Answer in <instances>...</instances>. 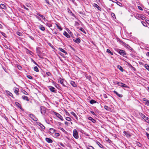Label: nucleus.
Masks as SVG:
<instances>
[{
    "instance_id": "obj_1",
    "label": "nucleus",
    "mask_w": 149,
    "mask_h": 149,
    "mask_svg": "<svg viewBox=\"0 0 149 149\" xmlns=\"http://www.w3.org/2000/svg\"><path fill=\"white\" fill-rule=\"evenodd\" d=\"M140 116L141 117L145 122L147 123H149V118L147 117H146L142 113H139Z\"/></svg>"
},
{
    "instance_id": "obj_2",
    "label": "nucleus",
    "mask_w": 149,
    "mask_h": 149,
    "mask_svg": "<svg viewBox=\"0 0 149 149\" xmlns=\"http://www.w3.org/2000/svg\"><path fill=\"white\" fill-rule=\"evenodd\" d=\"M117 52L119 53L120 55L123 56L126 55V53L125 50L123 49H118Z\"/></svg>"
},
{
    "instance_id": "obj_3",
    "label": "nucleus",
    "mask_w": 149,
    "mask_h": 149,
    "mask_svg": "<svg viewBox=\"0 0 149 149\" xmlns=\"http://www.w3.org/2000/svg\"><path fill=\"white\" fill-rule=\"evenodd\" d=\"M47 108L43 106H41L40 108V110L41 114L45 115L46 113Z\"/></svg>"
},
{
    "instance_id": "obj_4",
    "label": "nucleus",
    "mask_w": 149,
    "mask_h": 149,
    "mask_svg": "<svg viewBox=\"0 0 149 149\" xmlns=\"http://www.w3.org/2000/svg\"><path fill=\"white\" fill-rule=\"evenodd\" d=\"M73 136L76 139H77L79 138L78 132L77 130L74 129L73 130Z\"/></svg>"
},
{
    "instance_id": "obj_5",
    "label": "nucleus",
    "mask_w": 149,
    "mask_h": 149,
    "mask_svg": "<svg viewBox=\"0 0 149 149\" xmlns=\"http://www.w3.org/2000/svg\"><path fill=\"white\" fill-rule=\"evenodd\" d=\"M29 116L31 118L32 120L35 121H36L38 120V119L36 118L35 116L33 114H30L29 115Z\"/></svg>"
},
{
    "instance_id": "obj_6",
    "label": "nucleus",
    "mask_w": 149,
    "mask_h": 149,
    "mask_svg": "<svg viewBox=\"0 0 149 149\" xmlns=\"http://www.w3.org/2000/svg\"><path fill=\"white\" fill-rule=\"evenodd\" d=\"M41 48L39 47H38L36 48V53L38 56H40V54H41L42 52L41 51Z\"/></svg>"
},
{
    "instance_id": "obj_7",
    "label": "nucleus",
    "mask_w": 149,
    "mask_h": 149,
    "mask_svg": "<svg viewBox=\"0 0 149 149\" xmlns=\"http://www.w3.org/2000/svg\"><path fill=\"white\" fill-rule=\"evenodd\" d=\"M54 113L56 117L60 119L62 121L64 120L62 116L60 114L56 112H54Z\"/></svg>"
},
{
    "instance_id": "obj_8",
    "label": "nucleus",
    "mask_w": 149,
    "mask_h": 149,
    "mask_svg": "<svg viewBox=\"0 0 149 149\" xmlns=\"http://www.w3.org/2000/svg\"><path fill=\"white\" fill-rule=\"evenodd\" d=\"M49 90L52 92L56 93V90L54 87L50 86L49 87Z\"/></svg>"
},
{
    "instance_id": "obj_9",
    "label": "nucleus",
    "mask_w": 149,
    "mask_h": 149,
    "mask_svg": "<svg viewBox=\"0 0 149 149\" xmlns=\"http://www.w3.org/2000/svg\"><path fill=\"white\" fill-rule=\"evenodd\" d=\"M143 103L145 104L146 105L148 106H149V100H146V98H143Z\"/></svg>"
},
{
    "instance_id": "obj_10",
    "label": "nucleus",
    "mask_w": 149,
    "mask_h": 149,
    "mask_svg": "<svg viewBox=\"0 0 149 149\" xmlns=\"http://www.w3.org/2000/svg\"><path fill=\"white\" fill-rule=\"evenodd\" d=\"M73 40L74 42L78 44H79L81 42V40L79 38H76L75 39H73Z\"/></svg>"
},
{
    "instance_id": "obj_11",
    "label": "nucleus",
    "mask_w": 149,
    "mask_h": 149,
    "mask_svg": "<svg viewBox=\"0 0 149 149\" xmlns=\"http://www.w3.org/2000/svg\"><path fill=\"white\" fill-rule=\"evenodd\" d=\"M119 86H121L122 88H129V87L126 85L125 84L121 82L120 85H119Z\"/></svg>"
},
{
    "instance_id": "obj_12",
    "label": "nucleus",
    "mask_w": 149,
    "mask_h": 149,
    "mask_svg": "<svg viewBox=\"0 0 149 149\" xmlns=\"http://www.w3.org/2000/svg\"><path fill=\"white\" fill-rule=\"evenodd\" d=\"M127 65H128V66L130 68H131L134 71H136V68L134 67H133L132 65L130 63H129L128 62H127Z\"/></svg>"
},
{
    "instance_id": "obj_13",
    "label": "nucleus",
    "mask_w": 149,
    "mask_h": 149,
    "mask_svg": "<svg viewBox=\"0 0 149 149\" xmlns=\"http://www.w3.org/2000/svg\"><path fill=\"white\" fill-rule=\"evenodd\" d=\"M45 141L49 143H52L53 142V141L50 138H46Z\"/></svg>"
},
{
    "instance_id": "obj_14",
    "label": "nucleus",
    "mask_w": 149,
    "mask_h": 149,
    "mask_svg": "<svg viewBox=\"0 0 149 149\" xmlns=\"http://www.w3.org/2000/svg\"><path fill=\"white\" fill-rule=\"evenodd\" d=\"M58 82L61 84L63 86H65V85L63 83V80L61 78H60L58 79Z\"/></svg>"
},
{
    "instance_id": "obj_15",
    "label": "nucleus",
    "mask_w": 149,
    "mask_h": 149,
    "mask_svg": "<svg viewBox=\"0 0 149 149\" xmlns=\"http://www.w3.org/2000/svg\"><path fill=\"white\" fill-rule=\"evenodd\" d=\"M93 5L94 7L97 8V9L98 10H101V8L99 6H98L97 4L94 3L93 4Z\"/></svg>"
},
{
    "instance_id": "obj_16",
    "label": "nucleus",
    "mask_w": 149,
    "mask_h": 149,
    "mask_svg": "<svg viewBox=\"0 0 149 149\" xmlns=\"http://www.w3.org/2000/svg\"><path fill=\"white\" fill-rule=\"evenodd\" d=\"M113 92L116 94L119 97H122L123 96V95L122 94H119L116 91H113Z\"/></svg>"
},
{
    "instance_id": "obj_17",
    "label": "nucleus",
    "mask_w": 149,
    "mask_h": 149,
    "mask_svg": "<svg viewBox=\"0 0 149 149\" xmlns=\"http://www.w3.org/2000/svg\"><path fill=\"white\" fill-rule=\"evenodd\" d=\"M22 98L24 100H25L27 101H29V99L28 97L24 95H23L22 96Z\"/></svg>"
},
{
    "instance_id": "obj_18",
    "label": "nucleus",
    "mask_w": 149,
    "mask_h": 149,
    "mask_svg": "<svg viewBox=\"0 0 149 149\" xmlns=\"http://www.w3.org/2000/svg\"><path fill=\"white\" fill-rule=\"evenodd\" d=\"M70 84L74 87H76L77 86V85L76 84L75 82L73 81H70Z\"/></svg>"
},
{
    "instance_id": "obj_19",
    "label": "nucleus",
    "mask_w": 149,
    "mask_h": 149,
    "mask_svg": "<svg viewBox=\"0 0 149 149\" xmlns=\"http://www.w3.org/2000/svg\"><path fill=\"white\" fill-rule=\"evenodd\" d=\"M0 8H1L3 9H6V7L5 5L3 4H1L0 5Z\"/></svg>"
},
{
    "instance_id": "obj_20",
    "label": "nucleus",
    "mask_w": 149,
    "mask_h": 149,
    "mask_svg": "<svg viewBox=\"0 0 149 149\" xmlns=\"http://www.w3.org/2000/svg\"><path fill=\"white\" fill-rule=\"evenodd\" d=\"M128 46H125V47L126 48H127V49H130L131 50L132 52H135V51L132 48H131L128 45Z\"/></svg>"
},
{
    "instance_id": "obj_21",
    "label": "nucleus",
    "mask_w": 149,
    "mask_h": 149,
    "mask_svg": "<svg viewBox=\"0 0 149 149\" xmlns=\"http://www.w3.org/2000/svg\"><path fill=\"white\" fill-rule=\"evenodd\" d=\"M49 130V132L52 134L54 133L56 131V130L53 128H50Z\"/></svg>"
},
{
    "instance_id": "obj_22",
    "label": "nucleus",
    "mask_w": 149,
    "mask_h": 149,
    "mask_svg": "<svg viewBox=\"0 0 149 149\" xmlns=\"http://www.w3.org/2000/svg\"><path fill=\"white\" fill-rule=\"evenodd\" d=\"M63 35L67 38H70V36L69 34L65 31L64 32Z\"/></svg>"
},
{
    "instance_id": "obj_23",
    "label": "nucleus",
    "mask_w": 149,
    "mask_h": 149,
    "mask_svg": "<svg viewBox=\"0 0 149 149\" xmlns=\"http://www.w3.org/2000/svg\"><path fill=\"white\" fill-rule=\"evenodd\" d=\"M70 113L73 116L75 117V118H76V119L77 120L78 119L77 116L76 115V114L74 112H73V111L71 112H70Z\"/></svg>"
},
{
    "instance_id": "obj_24",
    "label": "nucleus",
    "mask_w": 149,
    "mask_h": 149,
    "mask_svg": "<svg viewBox=\"0 0 149 149\" xmlns=\"http://www.w3.org/2000/svg\"><path fill=\"white\" fill-rule=\"evenodd\" d=\"M117 68L119 69L122 72H123L124 71V69L120 65H117Z\"/></svg>"
},
{
    "instance_id": "obj_25",
    "label": "nucleus",
    "mask_w": 149,
    "mask_h": 149,
    "mask_svg": "<svg viewBox=\"0 0 149 149\" xmlns=\"http://www.w3.org/2000/svg\"><path fill=\"white\" fill-rule=\"evenodd\" d=\"M104 109L108 111H110L111 109L110 107L106 105H105L104 107Z\"/></svg>"
},
{
    "instance_id": "obj_26",
    "label": "nucleus",
    "mask_w": 149,
    "mask_h": 149,
    "mask_svg": "<svg viewBox=\"0 0 149 149\" xmlns=\"http://www.w3.org/2000/svg\"><path fill=\"white\" fill-rule=\"evenodd\" d=\"M15 104L17 106V107L20 109H21L22 108L20 104L17 102H15Z\"/></svg>"
},
{
    "instance_id": "obj_27",
    "label": "nucleus",
    "mask_w": 149,
    "mask_h": 149,
    "mask_svg": "<svg viewBox=\"0 0 149 149\" xmlns=\"http://www.w3.org/2000/svg\"><path fill=\"white\" fill-rule=\"evenodd\" d=\"M59 50H60L61 52L64 53L65 54H67V53L66 52L64 49L62 48H59Z\"/></svg>"
},
{
    "instance_id": "obj_28",
    "label": "nucleus",
    "mask_w": 149,
    "mask_h": 149,
    "mask_svg": "<svg viewBox=\"0 0 149 149\" xmlns=\"http://www.w3.org/2000/svg\"><path fill=\"white\" fill-rule=\"evenodd\" d=\"M88 119L91 120L93 123H95L96 122L95 120L91 117H89L88 118Z\"/></svg>"
},
{
    "instance_id": "obj_29",
    "label": "nucleus",
    "mask_w": 149,
    "mask_h": 149,
    "mask_svg": "<svg viewBox=\"0 0 149 149\" xmlns=\"http://www.w3.org/2000/svg\"><path fill=\"white\" fill-rule=\"evenodd\" d=\"M114 3H116L117 5H118L120 7H122V5L121 3L120 2H118L117 1V0L116 1H114V2H113Z\"/></svg>"
},
{
    "instance_id": "obj_30",
    "label": "nucleus",
    "mask_w": 149,
    "mask_h": 149,
    "mask_svg": "<svg viewBox=\"0 0 149 149\" xmlns=\"http://www.w3.org/2000/svg\"><path fill=\"white\" fill-rule=\"evenodd\" d=\"M97 145H98L100 147L102 148L103 149H104V147L102 144H101L99 142H97Z\"/></svg>"
},
{
    "instance_id": "obj_31",
    "label": "nucleus",
    "mask_w": 149,
    "mask_h": 149,
    "mask_svg": "<svg viewBox=\"0 0 149 149\" xmlns=\"http://www.w3.org/2000/svg\"><path fill=\"white\" fill-rule=\"evenodd\" d=\"M39 29L42 31H44L45 30V28L42 25H40L39 27Z\"/></svg>"
},
{
    "instance_id": "obj_32",
    "label": "nucleus",
    "mask_w": 149,
    "mask_h": 149,
    "mask_svg": "<svg viewBox=\"0 0 149 149\" xmlns=\"http://www.w3.org/2000/svg\"><path fill=\"white\" fill-rule=\"evenodd\" d=\"M19 89L17 88H15V90L14 91L15 93L17 94V95H19V93L18 92Z\"/></svg>"
},
{
    "instance_id": "obj_33",
    "label": "nucleus",
    "mask_w": 149,
    "mask_h": 149,
    "mask_svg": "<svg viewBox=\"0 0 149 149\" xmlns=\"http://www.w3.org/2000/svg\"><path fill=\"white\" fill-rule=\"evenodd\" d=\"M97 102L94 100H91L90 101V103L91 104H94V103H96Z\"/></svg>"
},
{
    "instance_id": "obj_34",
    "label": "nucleus",
    "mask_w": 149,
    "mask_h": 149,
    "mask_svg": "<svg viewBox=\"0 0 149 149\" xmlns=\"http://www.w3.org/2000/svg\"><path fill=\"white\" fill-rule=\"evenodd\" d=\"M37 15L41 17L42 18V19H43L45 21L46 19L45 17L44 16L41 15L40 14L38 13Z\"/></svg>"
},
{
    "instance_id": "obj_35",
    "label": "nucleus",
    "mask_w": 149,
    "mask_h": 149,
    "mask_svg": "<svg viewBox=\"0 0 149 149\" xmlns=\"http://www.w3.org/2000/svg\"><path fill=\"white\" fill-rule=\"evenodd\" d=\"M108 53H110L111 55H113V53L111 52L109 49H107L106 51Z\"/></svg>"
},
{
    "instance_id": "obj_36",
    "label": "nucleus",
    "mask_w": 149,
    "mask_h": 149,
    "mask_svg": "<svg viewBox=\"0 0 149 149\" xmlns=\"http://www.w3.org/2000/svg\"><path fill=\"white\" fill-rule=\"evenodd\" d=\"M39 124L40 125H39L40 126L42 129L44 130L45 129V127L42 124L40 123H39Z\"/></svg>"
},
{
    "instance_id": "obj_37",
    "label": "nucleus",
    "mask_w": 149,
    "mask_h": 149,
    "mask_svg": "<svg viewBox=\"0 0 149 149\" xmlns=\"http://www.w3.org/2000/svg\"><path fill=\"white\" fill-rule=\"evenodd\" d=\"M54 137L55 138H57L60 136V134L58 133H56L54 134Z\"/></svg>"
},
{
    "instance_id": "obj_38",
    "label": "nucleus",
    "mask_w": 149,
    "mask_h": 149,
    "mask_svg": "<svg viewBox=\"0 0 149 149\" xmlns=\"http://www.w3.org/2000/svg\"><path fill=\"white\" fill-rule=\"evenodd\" d=\"M79 29V30H80L82 32H83L84 33L86 34V31H85L83 29V28H82V27H81V28H80Z\"/></svg>"
},
{
    "instance_id": "obj_39",
    "label": "nucleus",
    "mask_w": 149,
    "mask_h": 149,
    "mask_svg": "<svg viewBox=\"0 0 149 149\" xmlns=\"http://www.w3.org/2000/svg\"><path fill=\"white\" fill-rule=\"evenodd\" d=\"M58 129L61 130L63 131L65 133H66L67 132L66 131H65V130L63 128H62V127H58Z\"/></svg>"
},
{
    "instance_id": "obj_40",
    "label": "nucleus",
    "mask_w": 149,
    "mask_h": 149,
    "mask_svg": "<svg viewBox=\"0 0 149 149\" xmlns=\"http://www.w3.org/2000/svg\"><path fill=\"white\" fill-rule=\"evenodd\" d=\"M34 70L36 72H38L39 70L37 66H35L34 68Z\"/></svg>"
},
{
    "instance_id": "obj_41",
    "label": "nucleus",
    "mask_w": 149,
    "mask_h": 149,
    "mask_svg": "<svg viewBox=\"0 0 149 149\" xmlns=\"http://www.w3.org/2000/svg\"><path fill=\"white\" fill-rule=\"evenodd\" d=\"M56 27H57V28L60 30V31H62V29L61 28V27L60 26H59L58 24H56Z\"/></svg>"
},
{
    "instance_id": "obj_42",
    "label": "nucleus",
    "mask_w": 149,
    "mask_h": 149,
    "mask_svg": "<svg viewBox=\"0 0 149 149\" xmlns=\"http://www.w3.org/2000/svg\"><path fill=\"white\" fill-rule=\"evenodd\" d=\"M46 25L49 27L52 26V25L49 23H47Z\"/></svg>"
},
{
    "instance_id": "obj_43",
    "label": "nucleus",
    "mask_w": 149,
    "mask_h": 149,
    "mask_svg": "<svg viewBox=\"0 0 149 149\" xmlns=\"http://www.w3.org/2000/svg\"><path fill=\"white\" fill-rule=\"evenodd\" d=\"M145 67L146 69L149 71V66L147 64H146L145 65Z\"/></svg>"
},
{
    "instance_id": "obj_44",
    "label": "nucleus",
    "mask_w": 149,
    "mask_h": 149,
    "mask_svg": "<svg viewBox=\"0 0 149 149\" xmlns=\"http://www.w3.org/2000/svg\"><path fill=\"white\" fill-rule=\"evenodd\" d=\"M17 34L19 36H21L22 35V34L19 32H17Z\"/></svg>"
},
{
    "instance_id": "obj_45",
    "label": "nucleus",
    "mask_w": 149,
    "mask_h": 149,
    "mask_svg": "<svg viewBox=\"0 0 149 149\" xmlns=\"http://www.w3.org/2000/svg\"><path fill=\"white\" fill-rule=\"evenodd\" d=\"M65 119L67 120L68 121H70L71 120V118L68 117H66Z\"/></svg>"
},
{
    "instance_id": "obj_46",
    "label": "nucleus",
    "mask_w": 149,
    "mask_h": 149,
    "mask_svg": "<svg viewBox=\"0 0 149 149\" xmlns=\"http://www.w3.org/2000/svg\"><path fill=\"white\" fill-rule=\"evenodd\" d=\"M46 74L48 76H51V74L49 72H46Z\"/></svg>"
},
{
    "instance_id": "obj_47",
    "label": "nucleus",
    "mask_w": 149,
    "mask_h": 149,
    "mask_svg": "<svg viewBox=\"0 0 149 149\" xmlns=\"http://www.w3.org/2000/svg\"><path fill=\"white\" fill-rule=\"evenodd\" d=\"M27 77L29 79H33V77L31 75H28L27 76Z\"/></svg>"
},
{
    "instance_id": "obj_48",
    "label": "nucleus",
    "mask_w": 149,
    "mask_h": 149,
    "mask_svg": "<svg viewBox=\"0 0 149 149\" xmlns=\"http://www.w3.org/2000/svg\"><path fill=\"white\" fill-rule=\"evenodd\" d=\"M121 43L123 44V45L125 47V46H128V44H126V43H125V42H123L122 41V42H121Z\"/></svg>"
},
{
    "instance_id": "obj_49",
    "label": "nucleus",
    "mask_w": 149,
    "mask_h": 149,
    "mask_svg": "<svg viewBox=\"0 0 149 149\" xmlns=\"http://www.w3.org/2000/svg\"><path fill=\"white\" fill-rule=\"evenodd\" d=\"M25 6H26V7H28L29 8V7H31L30 4L29 3H26L25 4Z\"/></svg>"
},
{
    "instance_id": "obj_50",
    "label": "nucleus",
    "mask_w": 149,
    "mask_h": 149,
    "mask_svg": "<svg viewBox=\"0 0 149 149\" xmlns=\"http://www.w3.org/2000/svg\"><path fill=\"white\" fill-rule=\"evenodd\" d=\"M87 149H95L92 146H90L89 147L87 148Z\"/></svg>"
},
{
    "instance_id": "obj_51",
    "label": "nucleus",
    "mask_w": 149,
    "mask_h": 149,
    "mask_svg": "<svg viewBox=\"0 0 149 149\" xmlns=\"http://www.w3.org/2000/svg\"><path fill=\"white\" fill-rule=\"evenodd\" d=\"M23 8H24L25 9L27 10L28 11H29V9L28 8L26 7V6L23 5Z\"/></svg>"
},
{
    "instance_id": "obj_52",
    "label": "nucleus",
    "mask_w": 149,
    "mask_h": 149,
    "mask_svg": "<svg viewBox=\"0 0 149 149\" xmlns=\"http://www.w3.org/2000/svg\"><path fill=\"white\" fill-rule=\"evenodd\" d=\"M1 34L3 36H4V37H6V34L5 33H4L3 32H1Z\"/></svg>"
},
{
    "instance_id": "obj_53",
    "label": "nucleus",
    "mask_w": 149,
    "mask_h": 149,
    "mask_svg": "<svg viewBox=\"0 0 149 149\" xmlns=\"http://www.w3.org/2000/svg\"><path fill=\"white\" fill-rule=\"evenodd\" d=\"M146 134L148 139L149 140V134L147 132H146Z\"/></svg>"
},
{
    "instance_id": "obj_54",
    "label": "nucleus",
    "mask_w": 149,
    "mask_h": 149,
    "mask_svg": "<svg viewBox=\"0 0 149 149\" xmlns=\"http://www.w3.org/2000/svg\"><path fill=\"white\" fill-rule=\"evenodd\" d=\"M59 143L60 145L62 147H65V146L61 142H60Z\"/></svg>"
},
{
    "instance_id": "obj_55",
    "label": "nucleus",
    "mask_w": 149,
    "mask_h": 149,
    "mask_svg": "<svg viewBox=\"0 0 149 149\" xmlns=\"http://www.w3.org/2000/svg\"><path fill=\"white\" fill-rule=\"evenodd\" d=\"M130 55L133 58H135L136 57L135 55L132 54H131Z\"/></svg>"
},
{
    "instance_id": "obj_56",
    "label": "nucleus",
    "mask_w": 149,
    "mask_h": 149,
    "mask_svg": "<svg viewBox=\"0 0 149 149\" xmlns=\"http://www.w3.org/2000/svg\"><path fill=\"white\" fill-rule=\"evenodd\" d=\"M8 92L9 93L8 94L10 96L12 97H13V94L11 92H9V91H8Z\"/></svg>"
},
{
    "instance_id": "obj_57",
    "label": "nucleus",
    "mask_w": 149,
    "mask_h": 149,
    "mask_svg": "<svg viewBox=\"0 0 149 149\" xmlns=\"http://www.w3.org/2000/svg\"><path fill=\"white\" fill-rule=\"evenodd\" d=\"M121 82H117L116 84H117L118 85V86H119V85H120Z\"/></svg>"
},
{
    "instance_id": "obj_58",
    "label": "nucleus",
    "mask_w": 149,
    "mask_h": 149,
    "mask_svg": "<svg viewBox=\"0 0 149 149\" xmlns=\"http://www.w3.org/2000/svg\"><path fill=\"white\" fill-rule=\"evenodd\" d=\"M29 38H31V40H34V38L33 37H32V36H29Z\"/></svg>"
},
{
    "instance_id": "obj_59",
    "label": "nucleus",
    "mask_w": 149,
    "mask_h": 149,
    "mask_svg": "<svg viewBox=\"0 0 149 149\" xmlns=\"http://www.w3.org/2000/svg\"><path fill=\"white\" fill-rule=\"evenodd\" d=\"M45 1L46 2V3L47 4H48L49 5H50L49 0H45Z\"/></svg>"
},
{
    "instance_id": "obj_60",
    "label": "nucleus",
    "mask_w": 149,
    "mask_h": 149,
    "mask_svg": "<svg viewBox=\"0 0 149 149\" xmlns=\"http://www.w3.org/2000/svg\"><path fill=\"white\" fill-rule=\"evenodd\" d=\"M138 8L140 10H143L142 8L140 6H138Z\"/></svg>"
},
{
    "instance_id": "obj_61",
    "label": "nucleus",
    "mask_w": 149,
    "mask_h": 149,
    "mask_svg": "<svg viewBox=\"0 0 149 149\" xmlns=\"http://www.w3.org/2000/svg\"><path fill=\"white\" fill-rule=\"evenodd\" d=\"M65 124L67 126H68L69 125L68 123L66 121L65 122Z\"/></svg>"
},
{
    "instance_id": "obj_62",
    "label": "nucleus",
    "mask_w": 149,
    "mask_h": 149,
    "mask_svg": "<svg viewBox=\"0 0 149 149\" xmlns=\"http://www.w3.org/2000/svg\"><path fill=\"white\" fill-rule=\"evenodd\" d=\"M59 54L61 55V56L64 57V55L62 53H61V52H60L59 53Z\"/></svg>"
},
{
    "instance_id": "obj_63",
    "label": "nucleus",
    "mask_w": 149,
    "mask_h": 149,
    "mask_svg": "<svg viewBox=\"0 0 149 149\" xmlns=\"http://www.w3.org/2000/svg\"><path fill=\"white\" fill-rule=\"evenodd\" d=\"M90 112L93 115H95V112H93V111H90Z\"/></svg>"
},
{
    "instance_id": "obj_64",
    "label": "nucleus",
    "mask_w": 149,
    "mask_h": 149,
    "mask_svg": "<svg viewBox=\"0 0 149 149\" xmlns=\"http://www.w3.org/2000/svg\"><path fill=\"white\" fill-rule=\"evenodd\" d=\"M18 69L20 70H21L22 69V67L20 66H18Z\"/></svg>"
}]
</instances>
